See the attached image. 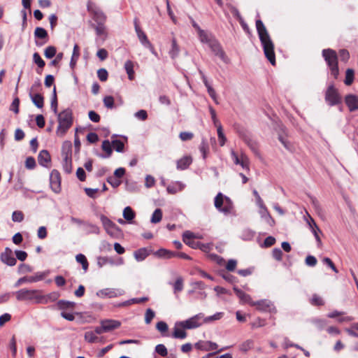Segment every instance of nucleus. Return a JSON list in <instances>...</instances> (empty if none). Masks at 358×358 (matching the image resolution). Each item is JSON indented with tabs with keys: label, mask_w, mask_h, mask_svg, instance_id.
I'll list each match as a JSON object with an SVG mask.
<instances>
[{
	"label": "nucleus",
	"mask_w": 358,
	"mask_h": 358,
	"mask_svg": "<svg viewBox=\"0 0 358 358\" xmlns=\"http://www.w3.org/2000/svg\"><path fill=\"white\" fill-rule=\"evenodd\" d=\"M100 324H103V328L105 329L106 332L116 329L121 325V322L115 320H103L100 322Z\"/></svg>",
	"instance_id": "obj_20"
},
{
	"label": "nucleus",
	"mask_w": 358,
	"mask_h": 358,
	"mask_svg": "<svg viewBox=\"0 0 358 358\" xmlns=\"http://www.w3.org/2000/svg\"><path fill=\"white\" fill-rule=\"evenodd\" d=\"M1 261L8 266H13L16 264V259L14 257L13 251L9 248H6L4 252L1 254Z\"/></svg>",
	"instance_id": "obj_16"
},
{
	"label": "nucleus",
	"mask_w": 358,
	"mask_h": 358,
	"mask_svg": "<svg viewBox=\"0 0 358 358\" xmlns=\"http://www.w3.org/2000/svg\"><path fill=\"white\" fill-rule=\"evenodd\" d=\"M63 157L62 166L65 173H71L72 171L71 160V144L70 142L65 143L62 147Z\"/></svg>",
	"instance_id": "obj_7"
},
{
	"label": "nucleus",
	"mask_w": 358,
	"mask_h": 358,
	"mask_svg": "<svg viewBox=\"0 0 358 358\" xmlns=\"http://www.w3.org/2000/svg\"><path fill=\"white\" fill-rule=\"evenodd\" d=\"M180 52L179 46L177 44L176 40L173 38L171 41V49L169 50V55L172 59L178 57Z\"/></svg>",
	"instance_id": "obj_36"
},
{
	"label": "nucleus",
	"mask_w": 358,
	"mask_h": 358,
	"mask_svg": "<svg viewBox=\"0 0 358 358\" xmlns=\"http://www.w3.org/2000/svg\"><path fill=\"white\" fill-rule=\"evenodd\" d=\"M100 220L104 229L110 236H115L119 231L118 227L106 216L103 215H101Z\"/></svg>",
	"instance_id": "obj_13"
},
{
	"label": "nucleus",
	"mask_w": 358,
	"mask_h": 358,
	"mask_svg": "<svg viewBox=\"0 0 358 358\" xmlns=\"http://www.w3.org/2000/svg\"><path fill=\"white\" fill-rule=\"evenodd\" d=\"M111 142L112 145L116 152H123L124 148V144L123 142L118 139H113Z\"/></svg>",
	"instance_id": "obj_51"
},
{
	"label": "nucleus",
	"mask_w": 358,
	"mask_h": 358,
	"mask_svg": "<svg viewBox=\"0 0 358 358\" xmlns=\"http://www.w3.org/2000/svg\"><path fill=\"white\" fill-rule=\"evenodd\" d=\"M33 103L38 108H42L44 104L43 96L40 94H29Z\"/></svg>",
	"instance_id": "obj_30"
},
{
	"label": "nucleus",
	"mask_w": 358,
	"mask_h": 358,
	"mask_svg": "<svg viewBox=\"0 0 358 358\" xmlns=\"http://www.w3.org/2000/svg\"><path fill=\"white\" fill-rule=\"evenodd\" d=\"M306 264L308 266L313 267L317 264V259L313 255H308L305 260Z\"/></svg>",
	"instance_id": "obj_63"
},
{
	"label": "nucleus",
	"mask_w": 358,
	"mask_h": 358,
	"mask_svg": "<svg viewBox=\"0 0 358 358\" xmlns=\"http://www.w3.org/2000/svg\"><path fill=\"white\" fill-rule=\"evenodd\" d=\"M170 285H173V293L178 297V292H180L184 287V280L181 276L177 277L175 282H169Z\"/></svg>",
	"instance_id": "obj_27"
},
{
	"label": "nucleus",
	"mask_w": 358,
	"mask_h": 358,
	"mask_svg": "<svg viewBox=\"0 0 358 358\" xmlns=\"http://www.w3.org/2000/svg\"><path fill=\"white\" fill-rule=\"evenodd\" d=\"M233 289L242 303H248L252 306L255 301L252 299L250 295L246 294L237 287H234Z\"/></svg>",
	"instance_id": "obj_19"
},
{
	"label": "nucleus",
	"mask_w": 358,
	"mask_h": 358,
	"mask_svg": "<svg viewBox=\"0 0 358 358\" xmlns=\"http://www.w3.org/2000/svg\"><path fill=\"white\" fill-rule=\"evenodd\" d=\"M24 220V215L22 211L15 210L12 214V220L15 222H21Z\"/></svg>",
	"instance_id": "obj_57"
},
{
	"label": "nucleus",
	"mask_w": 358,
	"mask_h": 358,
	"mask_svg": "<svg viewBox=\"0 0 358 358\" xmlns=\"http://www.w3.org/2000/svg\"><path fill=\"white\" fill-rule=\"evenodd\" d=\"M308 223L311 229L312 233L313 234L317 242L318 246H320L322 244L321 239L318 235V233L321 232L320 229H319L317 224L312 217H310V221H308Z\"/></svg>",
	"instance_id": "obj_25"
},
{
	"label": "nucleus",
	"mask_w": 358,
	"mask_h": 358,
	"mask_svg": "<svg viewBox=\"0 0 358 358\" xmlns=\"http://www.w3.org/2000/svg\"><path fill=\"white\" fill-rule=\"evenodd\" d=\"M150 255L149 250L145 248H140L134 253V258L137 262L143 261Z\"/></svg>",
	"instance_id": "obj_29"
},
{
	"label": "nucleus",
	"mask_w": 358,
	"mask_h": 358,
	"mask_svg": "<svg viewBox=\"0 0 358 358\" xmlns=\"http://www.w3.org/2000/svg\"><path fill=\"white\" fill-rule=\"evenodd\" d=\"M108 76V71L105 69H100L97 71V76L99 79L102 82L107 80Z\"/></svg>",
	"instance_id": "obj_60"
},
{
	"label": "nucleus",
	"mask_w": 358,
	"mask_h": 358,
	"mask_svg": "<svg viewBox=\"0 0 358 358\" xmlns=\"http://www.w3.org/2000/svg\"><path fill=\"white\" fill-rule=\"evenodd\" d=\"M76 259L77 262L82 264L83 269L85 271H87V268H88L89 264H88L86 257L83 254H78L76 256Z\"/></svg>",
	"instance_id": "obj_43"
},
{
	"label": "nucleus",
	"mask_w": 358,
	"mask_h": 358,
	"mask_svg": "<svg viewBox=\"0 0 358 358\" xmlns=\"http://www.w3.org/2000/svg\"><path fill=\"white\" fill-rule=\"evenodd\" d=\"M34 36L41 39L47 38L48 32L42 27H36L34 31Z\"/></svg>",
	"instance_id": "obj_49"
},
{
	"label": "nucleus",
	"mask_w": 358,
	"mask_h": 358,
	"mask_svg": "<svg viewBox=\"0 0 358 358\" xmlns=\"http://www.w3.org/2000/svg\"><path fill=\"white\" fill-rule=\"evenodd\" d=\"M256 28L265 57L272 65H275V56L274 52V44L266 27L261 20L256 21Z\"/></svg>",
	"instance_id": "obj_1"
},
{
	"label": "nucleus",
	"mask_w": 358,
	"mask_h": 358,
	"mask_svg": "<svg viewBox=\"0 0 358 358\" xmlns=\"http://www.w3.org/2000/svg\"><path fill=\"white\" fill-rule=\"evenodd\" d=\"M200 152L202 153L203 159H206L207 157V152L208 150V143L206 139L203 138L199 146Z\"/></svg>",
	"instance_id": "obj_52"
},
{
	"label": "nucleus",
	"mask_w": 358,
	"mask_h": 358,
	"mask_svg": "<svg viewBox=\"0 0 358 358\" xmlns=\"http://www.w3.org/2000/svg\"><path fill=\"white\" fill-rule=\"evenodd\" d=\"M75 305L74 302L65 300H59L57 302L58 308L61 310L72 309Z\"/></svg>",
	"instance_id": "obj_39"
},
{
	"label": "nucleus",
	"mask_w": 358,
	"mask_h": 358,
	"mask_svg": "<svg viewBox=\"0 0 358 358\" xmlns=\"http://www.w3.org/2000/svg\"><path fill=\"white\" fill-rule=\"evenodd\" d=\"M33 60L38 68H43L45 64V62L43 60V59L41 57L40 55L38 52L34 53Z\"/></svg>",
	"instance_id": "obj_55"
},
{
	"label": "nucleus",
	"mask_w": 358,
	"mask_h": 358,
	"mask_svg": "<svg viewBox=\"0 0 358 358\" xmlns=\"http://www.w3.org/2000/svg\"><path fill=\"white\" fill-rule=\"evenodd\" d=\"M59 297L57 292H52L48 294H43V292L41 290L40 293V304H47L50 302L55 301Z\"/></svg>",
	"instance_id": "obj_23"
},
{
	"label": "nucleus",
	"mask_w": 358,
	"mask_h": 358,
	"mask_svg": "<svg viewBox=\"0 0 358 358\" xmlns=\"http://www.w3.org/2000/svg\"><path fill=\"white\" fill-rule=\"evenodd\" d=\"M185 329H187L181 324V321L176 322L172 333V337L177 339H185L187 337Z\"/></svg>",
	"instance_id": "obj_17"
},
{
	"label": "nucleus",
	"mask_w": 358,
	"mask_h": 358,
	"mask_svg": "<svg viewBox=\"0 0 358 358\" xmlns=\"http://www.w3.org/2000/svg\"><path fill=\"white\" fill-rule=\"evenodd\" d=\"M215 207L221 213L228 215L231 213L232 209V203L230 199L220 192L215 197L214 200Z\"/></svg>",
	"instance_id": "obj_6"
},
{
	"label": "nucleus",
	"mask_w": 358,
	"mask_h": 358,
	"mask_svg": "<svg viewBox=\"0 0 358 358\" xmlns=\"http://www.w3.org/2000/svg\"><path fill=\"white\" fill-rule=\"evenodd\" d=\"M252 306H255L256 309L260 312H268L271 313H275L277 312L273 303L268 299L255 301Z\"/></svg>",
	"instance_id": "obj_10"
},
{
	"label": "nucleus",
	"mask_w": 358,
	"mask_h": 358,
	"mask_svg": "<svg viewBox=\"0 0 358 358\" xmlns=\"http://www.w3.org/2000/svg\"><path fill=\"white\" fill-rule=\"evenodd\" d=\"M194 346L196 349L203 351L216 350L218 348L217 344L212 341H200L196 343Z\"/></svg>",
	"instance_id": "obj_18"
},
{
	"label": "nucleus",
	"mask_w": 358,
	"mask_h": 358,
	"mask_svg": "<svg viewBox=\"0 0 358 358\" xmlns=\"http://www.w3.org/2000/svg\"><path fill=\"white\" fill-rule=\"evenodd\" d=\"M345 103L350 112L358 110V96L354 94H349L345 96Z\"/></svg>",
	"instance_id": "obj_21"
},
{
	"label": "nucleus",
	"mask_w": 358,
	"mask_h": 358,
	"mask_svg": "<svg viewBox=\"0 0 358 358\" xmlns=\"http://www.w3.org/2000/svg\"><path fill=\"white\" fill-rule=\"evenodd\" d=\"M354 80V71L351 69H348L345 73V78L344 83L346 85H350Z\"/></svg>",
	"instance_id": "obj_50"
},
{
	"label": "nucleus",
	"mask_w": 358,
	"mask_h": 358,
	"mask_svg": "<svg viewBox=\"0 0 358 358\" xmlns=\"http://www.w3.org/2000/svg\"><path fill=\"white\" fill-rule=\"evenodd\" d=\"M38 161L40 165L47 166L48 164L50 162V155L49 152L45 150H41L38 156Z\"/></svg>",
	"instance_id": "obj_26"
},
{
	"label": "nucleus",
	"mask_w": 358,
	"mask_h": 358,
	"mask_svg": "<svg viewBox=\"0 0 358 358\" xmlns=\"http://www.w3.org/2000/svg\"><path fill=\"white\" fill-rule=\"evenodd\" d=\"M19 105L20 99L18 97H15L10 105V110L17 114L19 113Z\"/></svg>",
	"instance_id": "obj_61"
},
{
	"label": "nucleus",
	"mask_w": 358,
	"mask_h": 358,
	"mask_svg": "<svg viewBox=\"0 0 358 358\" xmlns=\"http://www.w3.org/2000/svg\"><path fill=\"white\" fill-rule=\"evenodd\" d=\"M111 146H113L112 142L110 143L108 140L103 141L102 143L101 148L103 150L106 152V155H100L99 156L101 158L110 157L113 152Z\"/></svg>",
	"instance_id": "obj_32"
},
{
	"label": "nucleus",
	"mask_w": 358,
	"mask_h": 358,
	"mask_svg": "<svg viewBox=\"0 0 358 358\" xmlns=\"http://www.w3.org/2000/svg\"><path fill=\"white\" fill-rule=\"evenodd\" d=\"M87 10L96 23H105L106 16L103 12L92 1H89L87 4Z\"/></svg>",
	"instance_id": "obj_8"
},
{
	"label": "nucleus",
	"mask_w": 358,
	"mask_h": 358,
	"mask_svg": "<svg viewBox=\"0 0 358 358\" xmlns=\"http://www.w3.org/2000/svg\"><path fill=\"white\" fill-rule=\"evenodd\" d=\"M198 36L201 43L206 44L215 55L220 57L222 61L227 62V57L220 43L215 36L210 32L205 30L200 31Z\"/></svg>",
	"instance_id": "obj_2"
},
{
	"label": "nucleus",
	"mask_w": 358,
	"mask_h": 358,
	"mask_svg": "<svg viewBox=\"0 0 358 358\" xmlns=\"http://www.w3.org/2000/svg\"><path fill=\"white\" fill-rule=\"evenodd\" d=\"M79 55V47L77 44H76L73 47V54L70 62V67L71 69H73L75 67Z\"/></svg>",
	"instance_id": "obj_37"
},
{
	"label": "nucleus",
	"mask_w": 358,
	"mask_h": 358,
	"mask_svg": "<svg viewBox=\"0 0 358 358\" xmlns=\"http://www.w3.org/2000/svg\"><path fill=\"white\" fill-rule=\"evenodd\" d=\"M192 162V159L190 156H185L178 159L176 162V167L178 170H185Z\"/></svg>",
	"instance_id": "obj_24"
},
{
	"label": "nucleus",
	"mask_w": 358,
	"mask_h": 358,
	"mask_svg": "<svg viewBox=\"0 0 358 358\" xmlns=\"http://www.w3.org/2000/svg\"><path fill=\"white\" fill-rule=\"evenodd\" d=\"M224 315V313L217 312L213 315L205 317L203 315V322L206 324L211 323L214 321L220 320Z\"/></svg>",
	"instance_id": "obj_38"
},
{
	"label": "nucleus",
	"mask_w": 358,
	"mask_h": 358,
	"mask_svg": "<svg viewBox=\"0 0 358 358\" xmlns=\"http://www.w3.org/2000/svg\"><path fill=\"white\" fill-rule=\"evenodd\" d=\"M155 316V313L151 308H148L145 313V322L147 324H150Z\"/></svg>",
	"instance_id": "obj_56"
},
{
	"label": "nucleus",
	"mask_w": 358,
	"mask_h": 358,
	"mask_svg": "<svg viewBox=\"0 0 358 358\" xmlns=\"http://www.w3.org/2000/svg\"><path fill=\"white\" fill-rule=\"evenodd\" d=\"M103 101L106 108H113L114 107V98L112 96H105Z\"/></svg>",
	"instance_id": "obj_59"
},
{
	"label": "nucleus",
	"mask_w": 358,
	"mask_h": 358,
	"mask_svg": "<svg viewBox=\"0 0 358 358\" xmlns=\"http://www.w3.org/2000/svg\"><path fill=\"white\" fill-rule=\"evenodd\" d=\"M136 35L141 42V43L145 48H148L149 49H152V45L148 40L146 34L144 33V31L141 30H138L136 32Z\"/></svg>",
	"instance_id": "obj_28"
},
{
	"label": "nucleus",
	"mask_w": 358,
	"mask_h": 358,
	"mask_svg": "<svg viewBox=\"0 0 358 358\" xmlns=\"http://www.w3.org/2000/svg\"><path fill=\"white\" fill-rule=\"evenodd\" d=\"M155 255L158 257L170 259L176 256V252L169 250L161 248L155 252Z\"/></svg>",
	"instance_id": "obj_33"
},
{
	"label": "nucleus",
	"mask_w": 358,
	"mask_h": 358,
	"mask_svg": "<svg viewBox=\"0 0 358 358\" xmlns=\"http://www.w3.org/2000/svg\"><path fill=\"white\" fill-rule=\"evenodd\" d=\"M57 52L56 48L54 46H48L45 49L44 55L46 58L51 59L55 56Z\"/></svg>",
	"instance_id": "obj_53"
},
{
	"label": "nucleus",
	"mask_w": 358,
	"mask_h": 358,
	"mask_svg": "<svg viewBox=\"0 0 358 358\" xmlns=\"http://www.w3.org/2000/svg\"><path fill=\"white\" fill-rule=\"evenodd\" d=\"M46 275H47V273L45 272H38V273H35L34 275L24 276L22 278H20L15 283L14 286L15 287H17L23 283H33V282H38V281L44 279V278L46 276Z\"/></svg>",
	"instance_id": "obj_14"
},
{
	"label": "nucleus",
	"mask_w": 358,
	"mask_h": 358,
	"mask_svg": "<svg viewBox=\"0 0 358 358\" xmlns=\"http://www.w3.org/2000/svg\"><path fill=\"white\" fill-rule=\"evenodd\" d=\"M194 237V234L192 232L186 231L183 233L182 240L185 244L188 245L191 248H196L199 246V243L195 242L193 240Z\"/></svg>",
	"instance_id": "obj_22"
},
{
	"label": "nucleus",
	"mask_w": 358,
	"mask_h": 358,
	"mask_svg": "<svg viewBox=\"0 0 358 358\" xmlns=\"http://www.w3.org/2000/svg\"><path fill=\"white\" fill-rule=\"evenodd\" d=\"M162 219V211L157 208L152 215L150 222L153 224L159 223Z\"/></svg>",
	"instance_id": "obj_45"
},
{
	"label": "nucleus",
	"mask_w": 358,
	"mask_h": 358,
	"mask_svg": "<svg viewBox=\"0 0 358 358\" xmlns=\"http://www.w3.org/2000/svg\"><path fill=\"white\" fill-rule=\"evenodd\" d=\"M25 166L28 169H33L36 166V161L33 157H28L25 161Z\"/></svg>",
	"instance_id": "obj_64"
},
{
	"label": "nucleus",
	"mask_w": 358,
	"mask_h": 358,
	"mask_svg": "<svg viewBox=\"0 0 358 358\" xmlns=\"http://www.w3.org/2000/svg\"><path fill=\"white\" fill-rule=\"evenodd\" d=\"M85 231L87 234H99L100 233V229L96 224L90 222H85Z\"/></svg>",
	"instance_id": "obj_41"
},
{
	"label": "nucleus",
	"mask_w": 358,
	"mask_h": 358,
	"mask_svg": "<svg viewBox=\"0 0 358 358\" xmlns=\"http://www.w3.org/2000/svg\"><path fill=\"white\" fill-rule=\"evenodd\" d=\"M217 131L220 145L223 146L227 141V138L223 133L222 127L221 124H219V125H217Z\"/></svg>",
	"instance_id": "obj_44"
},
{
	"label": "nucleus",
	"mask_w": 358,
	"mask_h": 358,
	"mask_svg": "<svg viewBox=\"0 0 358 358\" xmlns=\"http://www.w3.org/2000/svg\"><path fill=\"white\" fill-rule=\"evenodd\" d=\"M255 232L250 229H245L241 232V238L243 241H251L255 236Z\"/></svg>",
	"instance_id": "obj_40"
},
{
	"label": "nucleus",
	"mask_w": 358,
	"mask_h": 358,
	"mask_svg": "<svg viewBox=\"0 0 358 358\" xmlns=\"http://www.w3.org/2000/svg\"><path fill=\"white\" fill-rule=\"evenodd\" d=\"M124 294V291L122 289L105 288L99 290L96 295L100 298H115L120 296Z\"/></svg>",
	"instance_id": "obj_15"
},
{
	"label": "nucleus",
	"mask_w": 358,
	"mask_h": 358,
	"mask_svg": "<svg viewBox=\"0 0 358 358\" xmlns=\"http://www.w3.org/2000/svg\"><path fill=\"white\" fill-rule=\"evenodd\" d=\"M50 106H51V109L52 110L54 113L57 115L58 113V111H57V97L55 87L53 89Z\"/></svg>",
	"instance_id": "obj_47"
},
{
	"label": "nucleus",
	"mask_w": 358,
	"mask_h": 358,
	"mask_svg": "<svg viewBox=\"0 0 358 358\" xmlns=\"http://www.w3.org/2000/svg\"><path fill=\"white\" fill-rule=\"evenodd\" d=\"M185 187V185L180 182H176L173 185H170L167 187V192L170 194H176L178 192L182 191Z\"/></svg>",
	"instance_id": "obj_34"
},
{
	"label": "nucleus",
	"mask_w": 358,
	"mask_h": 358,
	"mask_svg": "<svg viewBox=\"0 0 358 358\" xmlns=\"http://www.w3.org/2000/svg\"><path fill=\"white\" fill-rule=\"evenodd\" d=\"M124 69L128 75V78L130 80H134V64L131 60H127L125 62Z\"/></svg>",
	"instance_id": "obj_35"
},
{
	"label": "nucleus",
	"mask_w": 358,
	"mask_h": 358,
	"mask_svg": "<svg viewBox=\"0 0 358 358\" xmlns=\"http://www.w3.org/2000/svg\"><path fill=\"white\" fill-rule=\"evenodd\" d=\"M259 213L261 217L264 219L270 226H272L274 224V220L270 215L266 206L259 208Z\"/></svg>",
	"instance_id": "obj_31"
},
{
	"label": "nucleus",
	"mask_w": 358,
	"mask_h": 358,
	"mask_svg": "<svg viewBox=\"0 0 358 358\" xmlns=\"http://www.w3.org/2000/svg\"><path fill=\"white\" fill-rule=\"evenodd\" d=\"M240 166H241V167L243 169H245V170H249V159L248 157L246 156V155L242 153L241 154V162L239 163Z\"/></svg>",
	"instance_id": "obj_58"
},
{
	"label": "nucleus",
	"mask_w": 358,
	"mask_h": 358,
	"mask_svg": "<svg viewBox=\"0 0 358 358\" xmlns=\"http://www.w3.org/2000/svg\"><path fill=\"white\" fill-rule=\"evenodd\" d=\"M40 293L39 289H21L15 292L17 301H30L35 303H40Z\"/></svg>",
	"instance_id": "obj_5"
},
{
	"label": "nucleus",
	"mask_w": 358,
	"mask_h": 358,
	"mask_svg": "<svg viewBox=\"0 0 358 358\" xmlns=\"http://www.w3.org/2000/svg\"><path fill=\"white\" fill-rule=\"evenodd\" d=\"M123 217L128 222L131 221L135 217V213L129 206L124 208L123 210Z\"/></svg>",
	"instance_id": "obj_42"
},
{
	"label": "nucleus",
	"mask_w": 358,
	"mask_h": 358,
	"mask_svg": "<svg viewBox=\"0 0 358 358\" xmlns=\"http://www.w3.org/2000/svg\"><path fill=\"white\" fill-rule=\"evenodd\" d=\"M325 100L330 106H335L341 102V97L333 85H329L327 88Z\"/></svg>",
	"instance_id": "obj_11"
},
{
	"label": "nucleus",
	"mask_w": 358,
	"mask_h": 358,
	"mask_svg": "<svg viewBox=\"0 0 358 358\" xmlns=\"http://www.w3.org/2000/svg\"><path fill=\"white\" fill-rule=\"evenodd\" d=\"M95 27V31L98 36H102L106 34V27L104 23H96Z\"/></svg>",
	"instance_id": "obj_62"
},
{
	"label": "nucleus",
	"mask_w": 358,
	"mask_h": 358,
	"mask_svg": "<svg viewBox=\"0 0 358 358\" xmlns=\"http://www.w3.org/2000/svg\"><path fill=\"white\" fill-rule=\"evenodd\" d=\"M203 313H198L187 320L181 321V324L187 329H193L201 327L203 324Z\"/></svg>",
	"instance_id": "obj_9"
},
{
	"label": "nucleus",
	"mask_w": 358,
	"mask_h": 358,
	"mask_svg": "<svg viewBox=\"0 0 358 358\" xmlns=\"http://www.w3.org/2000/svg\"><path fill=\"white\" fill-rule=\"evenodd\" d=\"M58 126L57 134L64 136L73 124V114L70 108H66L59 113H57Z\"/></svg>",
	"instance_id": "obj_3"
},
{
	"label": "nucleus",
	"mask_w": 358,
	"mask_h": 358,
	"mask_svg": "<svg viewBox=\"0 0 358 358\" xmlns=\"http://www.w3.org/2000/svg\"><path fill=\"white\" fill-rule=\"evenodd\" d=\"M278 139L286 150H287L289 152L294 151L293 145L285 137H284L282 135H279Z\"/></svg>",
	"instance_id": "obj_48"
},
{
	"label": "nucleus",
	"mask_w": 358,
	"mask_h": 358,
	"mask_svg": "<svg viewBox=\"0 0 358 358\" xmlns=\"http://www.w3.org/2000/svg\"><path fill=\"white\" fill-rule=\"evenodd\" d=\"M155 352L162 357H166L168 355V351L166 346L163 344H158L155 347Z\"/></svg>",
	"instance_id": "obj_54"
},
{
	"label": "nucleus",
	"mask_w": 358,
	"mask_h": 358,
	"mask_svg": "<svg viewBox=\"0 0 358 358\" xmlns=\"http://www.w3.org/2000/svg\"><path fill=\"white\" fill-rule=\"evenodd\" d=\"M85 339L88 343H94L99 342V338L94 331H87L85 334Z\"/></svg>",
	"instance_id": "obj_46"
},
{
	"label": "nucleus",
	"mask_w": 358,
	"mask_h": 358,
	"mask_svg": "<svg viewBox=\"0 0 358 358\" xmlns=\"http://www.w3.org/2000/svg\"><path fill=\"white\" fill-rule=\"evenodd\" d=\"M322 56L331 71V74L336 79L339 71L338 67V57L336 51L329 48L324 49L322 50Z\"/></svg>",
	"instance_id": "obj_4"
},
{
	"label": "nucleus",
	"mask_w": 358,
	"mask_h": 358,
	"mask_svg": "<svg viewBox=\"0 0 358 358\" xmlns=\"http://www.w3.org/2000/svg\"><path fill=\"white\" fill-rule=\"evenodd\" d=\"M50 186L56 194L61 192V176L57 170L53 169L50 174Z\"/></svg>",
	"instance_id": "obj_12"
}]
</instances>
